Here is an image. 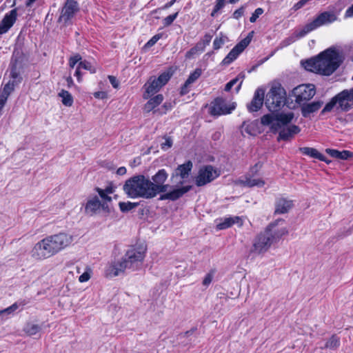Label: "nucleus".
<instances>
[{
	"instance_id": "nucleus-22",
	"label": "nucleus",
	"mask_w": 353,
	"mask_h": 353,
	"mask_svg": "<svg viewBox=\"0 0 353 353\" xmlns=\"http://www.w3.org/2000/svg\"><path fill=\"white\" fill-rule=\"evenodd\" d=\"M235 184L248 188L263 187L265 185V181L261 179L254 178V176H245V179H238L235 181Z\"/></svg>"
},
{
	"instance_id": "nucleus-17",
	"label": "nucleus",
	"mask_w": 353,
	"mask_h": 353,
	"mask_svg": "<svg viewBox=\"0 0 353 353\" xmlns=\"http://www.w3.org/2000/svg\"><path fill=\"white\" fill-rule=\"evenodd\" d=\"M100 209L105 212H110L109 205L107 202H101L97 196H95L88 200L85 207L87 214L93 215Z\"/></svg>"
},
{
	"instance_id": "nucleus-15",
	"label": "nucleus",
	"mask_w": 353,
	"mask_h": 353,
	"mask_svg": "<svg viewBox=\"0 0 353 353\" xmlns=\"http://www.w3.org/2000/svg\"><path fill=\"white\" fill-rule=\"evenodd\" d=\"M219 176L216 170L211 165L205 166L200 169L198 176L196 178V185L203 186L210 183Z\"/></svg>"
},
{
	"instance_id": "nucleus-40",
	"label": "nucleus",
	"mask_w": 353,
	"mask_h": 353,
	"mask_svg": "<svg viewBox=\"0 0 353 353\" xmlns=\"http://www.w3.org/2000/svg\"><path fill=\"white\" fill-rule=\"evenodd\" d=\"M78 65H79V68H81V69L88 70L92 74L96 72L95 68L90 62L85 60L81 61Z\"/></svg>"
},
{
	"instance_id": "nucleus-63",
	"label": "nucleus",
	"mask_w": 353,
	"mask_h": 353,
	"mask_svg": "<svg viewBox=\"0 0 353 353\" xmlns=\"http://www.w3.org/2000/svg\"><path fill=\"white\" fill-rule=\"evenodd\" d=\"M66 82L68 87H71L74 85V82L71 77H68L66 78Z\"/></svg>"
},
{
	"instance_id": "nucleus-54",
	"label": "nucleus",
	"mask_w": 353,
	"mask_h": 353,
	"mask_svg": "<svg viewBox=\"0 0 353 353\" xmlns=\"http://www.w3.org/2000/svg\"><path fill=\"white\" fill-rule=\"evenodd\" d=\"M108 79L110 83L114 88H117L119 87V81L115 77L110 75L108 76Z\"/></svg>"
},
{
	"instance_id": "nucleus-36",
	"label": "nucleus",
	"mask_w": 353,
	"mask_h": 353,
	"mask_svg": "<svg viewBox=\"0 0 353 353\" xmlns=\"http://www.w3.org/2000/svg\"><path fill=\"white\" fill-rule=\"evenodd\" d=\"M340 345V339L336 335H332L325 343L324 347L331 350L336 349Z\"/></svg>"
},
{
	"instance_id": "nucleus-64",
	"label": "nucleus",
	"mask_w": 353,
	"mask_h": 353,
	"mask_svg": "<svg viewBox=\"0 0 353 353\" xmlns=\"http://www.w3.org/2000/svg\"><path fill=\"white\" fill-rule=\"evenodd\" d=\"M233 85H232V83H230V81L225 85V90L226 92H228L231 90V88H232Z\"/></svg>"
},
{
	"instance_id": "nucleus-53",
	"label": "nucleus",
	"mask_w": 353,
	"mask_h": 353,
	"mask_svg": "<svg viewBox=\"0 0 353 353\" xmlns=\"http://www.w3.org/2000/svg\"><path fill=\"white\" fill-rule=\"evenodd\" d=\"M310 1V0H300L294 6L293 9L297 10L303 7Z\"/></svg>"
},
{
	"instance_id": "nucleus-24",
	"label": "nucleus",
	"mask_w": 353,
	"mask_h": 353,
	"mask_svg": "<svg viewBox=\"0 0 353 353\" xmlns=\"http://www.w3.org/2000/svg\"><path fill=\"white\" fill-rule=\"evenodd\" d=\"M292 201L284 198L278 199L275 204V214L287 213L292 208Z\"/></svg>"
},
{
	"instance_id": "nucleus-2",
	"label": "nucleus",
	"mask_w": 353,
	"mask_h": 353,
	"mask_svg": "<svg viewBox=\"0 0 353 353\" xmlns=\"http://www.w3.org/2000/svg\"><path fill=\"white\" fill-rule=\"evenodd\" d=\"M145 258V249L132 247L119 259L108 263L104 270L107 278H113L124 274L125 270L132 271L139 269Z\"/></svg>"
},
{
	"instance_id": "nucleus-27",
	"label": "nucleus",
	"mask_w": 353,
	"mask_h": 353,
	"mask_svg": "<svg viewBox=\"0 0 353 353\" xmlns=\"http://www.w3.org/2000/svg\"><path fill=\"white\" fill-rule=\"evenodd\" d=\"M299 150L305 155H307L310 157L317 159L320 161H325L329 163L330 161H327L326 157L321 154L316 149L309 147L300 148Z\"/></svg>"
},
{
	"instance_id": "nucleus-34",
	"label": "nucleus",
	"mask_w": 353,
	"mask_h": 353,
	"mask_svg": "<svg viewBox=\"0 0 353 353\" xmlns=\"http://www.w3.org/2000/svg\"><path fill=\"white\" fill-rule=\"evenodd\" d=\"M241 128L243 129L242 132L245 131L249 135H255L258 132L256 121L251 122L248 124H246L245 122H243Z\"/></svg>"
},
{
	"instance_id": "nucleus-59",
	"label": "nucleus",
	"mask_w": 353,
	"mask_h": 353,
	"mask_svg": "<svg viewBox=\"0 0 353 353\" xmlns=\"http://www.w3.org/2000/svg\"><path fill=\"white\" fill-rule=\"evenodd\" d=\"M117 173L119 175H123L126 173V168L125 167H120L117 170Z\"/></svg>"
},
{
	"instance_id": "nucleus-51",
	"label": "nucleus",
	"mask_w": 353,
	"mask_h": 353,
	"mask_svg": "<svg viewBox=\"0 0 353 353\" xmlns=\"http://www.w3.org/2000/svg\"><path fill=\"white\" fill-rule=\"evenodd\" d=\"M245 8V7L243 6L235 10L233 13V17L236 19H239L240 17H241L244 14Z\"/></svg>"
},
{
	"instance_id": "nucleus-12",
	"label": "nucleus",
	"mask_w": 353,
	"mask_h": 353,
	"mask_svg": "<svg viewBox=\"0 0 353 353\" xmlns=\"http://www.w3.org/2000/svg\"><path fill=\"white\" fill-rule=\"evenodd\" d=\"M47 237L56 254L68 247L73 241L72 236L65 232H60Z\"/></svg>"
},
{
	"instance_id": "nucleus-43",
	"label": "nucleus",
	"mask_w": 353,
	"mask_h": 353,
	"mask_svg": "<svg viewBox=\"0 0 353 353\" xmlns=\"http://www.w3.org/2000/svg\"><path fill=\"white\" fill-rule=\"evenodd\" d=\"M178 12H176L173 14H170L168 17H166L163 20V23L164 26H170L172 22L175 20V19L177 17Z\"/></svg>"
},
{
	"instance_id": "nucleus-42",
	"label": "nucleus",
	"mask_w": 353,
	"mask_h": 353,
	"mask_svg": "<svg viewBox=\"0 0 353 353\" xmlns=\"http://www.w3.org/2000/svg\"><path fill=\"white\" fill-rule=\"evenodd\" d=\"M18 308L17 303H14L11 306L0 311V316L3 314H11L12 312H14Z\"/></svg>"
},
{
	"instance_id": "nucleus-48",
	"label": "nucleus",
	"mask_w": 353,
	"mask_h": 353,
	"mask_svg": "<svg viewBox=\"0 0 353 353\" xmlns=\"http://www.w3.org/2000/svg\"><path fill=\"white\" fill-rule=\"evenodd\" d=\"M81 61V57L79 54L71 57L69 60V65L70 68H74L77 63Z\"/></svg>"
},
{
	"instance_id": "nucleus-25",
	"label": "nucleus",
	"mask_w": 353,
	"mask_h": 353,
	"mask_svg": "<svg viewBox=\"0 0 353 353\" xmlns=\"http://www.w3.org/2000/svg\"><path fill=\"white\" fill-rule=\"evenodd\" d=\"M201 73V69L196 68L192 73L190 74L188 79L185 81L184 85L181 89V95L186 94L189 92L190 86L200 77Z\"/></svg>"
},
{
	"instance_id": "nucleus-52",
	"label": "nucleus",
	"mask_w": 353,
	"mask_h": 353,
	"mask_svg": "<svg viewBox=\"0 0 353 353\" xmlns=\"http://www.w3.org/2000/svg\"><path fill=\"white\" fill-rule=\"evenodd\" d=\"M212 279H213V273L210 272V273L207 274L203 281V284L205 286L209 285L211 283Z\"/></svg>"
},
{
	"instance_id": "nucleus-18",
	"label": "nucleus",
	"mask_w": 353,
	"mask_h": 353,
	"mask_svg": "<svg viewBox=\"0 0 353 353\" xmlns=\"http://www.w3.org/2000/svg\"><path fill=\"white\" fill-rule=\"evenodd\" d=\"M250 37L245 38L241 40L225 57V59L223 60V63L227 65L232 63L234 59H236L239 54L244 50V49L250 44Z\"/></svg>"
},
{
	"instance_id": "nucleus-10",
	"label": "nucleus",
	"mask_w": 353,
	"mask_h": 353,
	"mask_svg": "<svg viewBox=\"0 0 353 353\" xmlns=\"http://www.w3.org/2000/svg\"><path fill=\"white\" fill-rule=\"evenodd\" d=\"M316 94L315 85L313 84L299 85L292 90L295 102L301 105L312 99Z\"/></svg>"
},
{
	"instance_id": "nucleus-16",
	"label": "nucleus",
	"mask_w": 353,
	"mask_h": 353,
	"mask_svg": "<svg viewBox=\"0 0 353 353\" xmlns=\"http://www.w3.org/2000/svg\"><path fill=\"white\" fill-rule=\"evenodd\" d=\"M79 11V5L75 0H67L59 18V22L66 24Z\"/></svg>"
},
{
	"instance_id": "nucleus-8",
	"label": "nucleus",
	"mask_w": 353,
	"mask_h": 353,
	"mask_svg": "<svg viewBox=\"0 0 353 353\" xmlns=\"http://www.w3.org/2000/svg\"><path fill=\"white\" fill-rule=\"evenodd\" d=\"M171 76L172 74L170 72H164L158 78L151 77L144 85L145 91L143 94V98L149 99L151 96L159 92L168 83Z\"/></svg>"
},
{
	"instance_id": "nucleus-60",
	"label": "nucleus",
	"mask_w": 353,
	"mask_h": 353,
	"mask_svg": "<svg viewBox=\"0 0 353 353\" xmlns=\"http://www.w3.org/2000/svg\"><path fill=\"white\" fill-rule=\"evenodd\" d=\"M240 77H241V79H243L244 75L243 74V75H241V74H239L237 77H236V78H234V79L231 80V81H230V83H232V85H233V86H234V85L237 83V81H239V78H240Z\"/></svg>"
},
{
	"instance_id": "nucleus-62",
	"label": "nucleus",
	"mask_w": 353,
	"mask_h": 353,
	"mask_svg": "<svg viewBox=\"0 0 353 353\" xmlns=\"http://www.w3.org/2000/svg\"><path fill=\"white\" fill-rule=\"evenodd\" d=\"M295 41V39L294 38H289L285 41H283V45L285 46H287L288 45H290L291 43L294 42Z\"/></svg>"
},
{
	"instance_id": "nucleus-4",
	"label": "nucleus",
	"mask_w": 353,
	"mask_h": 353,
	"mask_svg": "<svg viewBox=\"0 0 353 353\" xmlns=\"http://www.w3.org/2000/svg\"><path fill=\"white\" fill-rule=\"evenodd\" d=\"M150 180L144 175L139 174L128 179L123 185L125 194L131 199L143 198L145 199L154 198L152 188L150 186Z\"/></svg>"
},
{
	"instance_id": "nucleus-30",
	"label": "nucleus",
	"mask_w": 353,
	"mask_h": 353,
	"mask_svg": "<svg viewBox=\"0 0 353 353\" xmlns=\"http://www.w3.org/2000/svg\"><path fill=\"white\" fill-rule=\"evenodd\" d=\"M238 223L239 225H242L241 220L239 216L227 217L223 221L216 225L218 230H224L231 227L232 225Z\"/></svg>"
},
{
	"instance_id": "nucleus-33",
	"label": "nucleus",
	"mask_w": 353,
	"mask_h": 353,
	"mask_svg": "<svg viewBox=\"0 0 353 353\" xmlns=\"http://www.w3.org/2000/svg\"><path fill=\"white\" fill-rule=\"evenodd\" d=\"M163 96L162 94H157L153 98H151L145 105L144 109L146 112L152 111L154 108L158 106L162 103Z\"/></svg>"
},
{
	"instance_id": "nucleus-6",
	"label": "nucleus",
	"mask_w": 353,
	"mask_h": 353,
	"mask_svg": "<svg viewBox=\"0 0 353 353\" xmlns=\"http://www.w3.org/2000/svg\"><path fill=\"white\" fill-rule=\"evenodd\" d=\"M285 99V89L279 83H274L266 95L265 104L270 111L274 112L284 105Z\"/></svg>"
},
{
	"instance_id": "nucleus-23",
	"label": "nucleus",
	"mask_w": 353,
	"mask_h": 353,
	"mask_svg": "<svg viewBox=\"0 0 353 353\" xmlns=\"http://www.w3.org/2000/svg\"><path fill=\"white\" fill-rule=\"evenodd\" d=\"M191 186H184L182 188H179L177 189H175L171 192H169L168 193H165L160 196L161 200H172L175 201L178 199L179 198L181 197L184 194L188 192L190 189Z\"/></svg>"
},
{
	"instance_id": "nucleus-55",
	"label": "nucleus",
	"mask_w": 353,
	"mask_h": 353,
	"mask_svg": "<svg viewBox=\"0 0 353 353\" xmlns=\"http://www.w3.org/2000/svg\"><path fill=\"white\" fill-rule=\"evenodd\" d=\"M81 68H79V65H78V66L76 69L74 75L77 77L79 82H81L82 80V78H81L82 74H81Z\"/></svg>"
},
{
	"instance_id": "nucleus-61",
	"label": "nucleus",
	"mask_w": 353,
	"mask_h": 353,
	"mask_svg": "<svg viewBox=\"0 0 353 353\" xmlns=\"http://www.w3.org/2000/svg\"><path fill=\"white\" fill-rule=\"evenodd\" d=\"M94 96L96 97V98H104L105 96V92H97L94 94Z\"/></svg>"
},
{
	"instance_id": "nucleus-11",
	"label": "nucleus",
	"mask_w": 353,
	"mask_h": 353,
	"mask_svg": "<svg viewBox=\"0 0 353 353\" xmlns=\"http://www.w3.org/2000/svg\"><path fill=\"white\" fill-rule=\"evenodd\" d=\"M271 228L267 229L261 233L254 240L253 247L251 250L252 252L261 254L266 252L271 245L274 243L273 238L271 236Z\"/></svg>"
},
{
	"instance_id": "nucleus-14",
	"label": "nucleus",
	"mask_w": 353,
	"mask_h": 353,
	"mask_svg": "<svg viewBox=\"0 0 353 353\" xmlns=\"http://www.w3.org/2000/svg\"><path fill=\"white\" fill-rule=\"evenodd\" d=\"M235 108V103L228 105L225 101L220 97L214 99L211 103L210 113L214 116L230 114Z\"/></svg>"
},
{
	"instance_id": "nucleus-57",
	"label": "nucleus",
	"mask_w": 353,
	"mask_h": 353,
	"mask_svg": "<svg viewBox=\"0 0 353 353\" xmlns=\"http://www.w3.org/2000/svg\"><path fill=\"white\" fill-rule=\"evenodd\" d=\"M212 39V36L209 34H206L204 36L203 42L205 45H208Z\"/></svg>"
},
{
	"instance_id": "nucleus-45",
	"label": "nucleus",
	"mask_w": 353,
	"mask_h": 353,
	"mask_svg": "<svg viewBox=\"0 0 353 353\" xmlns=\"http://www.w3.org/2000/svg\"><path fill=\"white\" fill-rule=\"evenodd\" d=\"M225 39L221 37H216L213 42V48L214 50H219L224 43Z\"/></svg>"
},
{
	"instance_id": "nucleus-26",
	"label": "nucleus",
	"mask_w": 353,
	"mask_h": 353,
	"mask_svg": "<svg viewBox=\"0 0 353 353\" xmlns=\"http://www.w3.org/2000/svg\"><path fill=\"white\" fill-rule=\"evenodd\" d=\"M283 220H278L271 224L268 228H271L270 230L271 236L273 238V241L276 242L280 238H281L283 235L288 234V231L285 228H276V226L278 225L279 222H282Z\"/></svg>"
},
{
	"instance_id": "nucleus-39",
	"label": "nucleus",
	"mask_w": 353,
	"mask_h": 353,
	"mask_svg": "<svg viewBox=\"0 0 353 353\" xmlns=\"http://www.w3.org/2000/svg\"><path fill=\"white\" fill-rule=\"evenodd\" d=\"M160 145L162 150H167L172 147V140L168 137H162L160 141Z\"/></svg>"
},
{
	"instance_id": "nucleus-3",
	"label": "nucleus",
	"mask_w": 353,
	"mask_h": 353,
	"mask_svg": "<svg viewBox=\"0 0 353 353\" xmlns=\"http://www.w3.org/2000/svg\"><path fill=\"white\" fill-rule=\"evenodd\" d=\"M293 112L268 114L263 116L261 123L270 127L271 132H279L278 141H288L300 132L301 128L296 125H288L294 119Z\"/></svg>"
},
{
	"instance_id": "nucleus-20",
	"label": "nucleus",
	"mask_w": 353,
	"mask_h": 353,
	"mask_svg": "<svg viewBox=\"0 0 353 353\" xmlns=\"http://www.w3.org/2000/svg\"><path fill=\"white\" fill-rule=\"evenodd\" d=\"M265 90L263 88H258L254 94V97L248 104L247 107L250 112L258 111L263 105L264 101Z\"/></svg>"
},
{
	"instance_id": "nucleus-29",
	"label": "nucleus",
	"mask_w": 353,
	"mask_h": 353,
	"mask_svg": "<svg viewBox=\"0 0 353 353\" xmlns=\"http://www.w3.org/2000/svg\"><path fill=\"white\" fill-rule=\"evenodd\" d=\"M325 152L331 157L339 159L347 160L353 157V152L349 150L339 151L328 148Z\"/></svg>"
},
{
	"instance_id": "nucleus-44",
	"label": "nucleus",
	"mask_w": 353,
	"mask_h": 353,
	"mask_svg": "<svg viewBox=\"0 0 353 353\" xmlns=\"http://www.w3.org/2000/svg\"><path fill=\"white\" fill-rule=\"evenodd\" d=\"M97 192H98L99 196H101V198L102 199L101 202H107L108 204V203L111 202L112 198L110 196H109L108 195V193H106L103 190L97 188Z\"/></svg>"
},
{
	"instance_id": "nucleus-9",
	"label": "nucleus",
	"mask_w": 353,
	"mask_h": 353,
	"mask_svg": "<svg viewBox=\"0 0 353 353\" xmlns=\"http://www.w3.org/2000/svg\"><path fill=\"white\" fill-rule=\"evenodd\" d=\"M55 254H57L47 236L37 242L30 252L31 257L37 261L45 260Z\"/></svg>"
},
{
	"instance_id": "nucleus-31",
	"label": "nucleus",
	"mask_w": 353,
	"mask_h": 353,
	"mask_svg": "<svg viewBox=\"0 0 353 353\" xmlns=\"http://www.w3.org/2000/svg\"><path fill=\"white\" fill-rule=\"evenodd\" d=\"M192 168V163L190 161L180 165L175 170V175L180 176L182 179H185L189 176Z\"/></svg>"
},
{
	"instance_id": "nucleus-38",
	"label": "nucleus",
	"mask_w": 353,
	"mask_h": 353,
	"mask_svg": "<svg viewBox=\"0 0 353 353\" xmlns=\"http://www.w3.org/2000/svg\"><path fill=\"white\" fill-rule=\"evenodd\" d=\"M41 330L40 326L33 323H28L24 328V331L28 335H34L39 332Z\"/></svg>"
},
{
	"instance_id": "nucleus-58",
	"label": "nucleus",
	"mask_w": 353,
	"mask_h": 353,
	"mask_svg": "<svg viewBox=\"0 0 353 353\" xmlns=\"http://www.w3.org/2000/svg\"><path fill=\"white\" fill-rule=\"evenodd\" d=\"M353 17V8L350 6L345 12V17Z\"/></svg>"
},
{
	"instance_id": "nucleus-46",
	"label": "nucleus",
	"mask_w": 353,
	"mask_h": 353,
	"mask_svg": "<svg viewBox=\"0 0 353 353\" xmlns=\"http://www.w3.org/2000/svg\"><path fill=\"white\" fill-rule=\"evenodd\" d=\"M263 13V10L261 8H258L255 10L254 13L252 14V16L250 18V21L251 23H254L256 19L259 18L260 15H261Z\"/></svg>"
},
{
	"instance_id": "nucleus-19",
	"label": "nucleus",
	"mask_w": 353,
	"mask_h": 353,
	"mask_svg": "<svg viewBox=\"0 0 353 353\" xmlns=\"http://www.w3.org/2000/svg\"><path fill=\"white\" fill-rule=\"evenodd\" d=\"M17 17V9H13L7 13L0 23V34H4L13 26Z\"/></svg>"
},
{
	"instance_id": "nucleus-35",
	"label": "nucleus",
	"mask_w": 353,
	"mask_h": 353,
	"mask_svg": "<svg viewBox=\"0 0 353 353\" xmlns=\"http://www.w3.org/2000/svg\"><path fill=\"white\" fill-rule=\"evenodd\" d=\"M59 96L62 99V103L65 106H71L73 103V98L69 92L62 90L59 93Z\"/></svg>"
},
{
	"instance_id": "nucleus-7",
	"label": "nucleus",
	"mask_w": 353,
	"mask_h": 353,
	"mask_svg": "<svg viewBox=\"0 0 353 353\" xmlns=\"http://www.w3.org/2000/svg\"><path fill=\"white\" fill-rule=\"evenodd\" d=\"M337 19L336 14L332 12H323L319 14L312 22L306 24L302 30L296 33V38H301L310 32L317 28L331 23Z\"/></svg>"
},
{
	"instance_id": "nucleus-37",
	"label": "nucleus",
	"mask_w": 353,
	"mask_h": 353,
	"mask_svg": "<svg viewBox=\"0 0 353 353\" xmlns=\"http://www.w3.org/2000/svg\"><path fill=\"white\" fill-rule=\"evenodd\" d=\"M138 205H139L138 203H132L130 201L119 203V206L120 210L122 212H128L130 211L131 210L137 207Z\"/></svg>"
},
{
	"instance_id": "nucleus-28",
	"label": "nucleus",
	"mask_w": 353,
	"mask_h": 353,
	"mask_svg": "<svg viewBox=\"0 0 353 353\" xmlns=\"http://www.w3.org/2000/svg\"><path fill=\"white\" fill-rule=\"evenodd\" d=\"M19 80H10L3 87V90L0 93V99H4L7 101V99L10 94L14 91V88L19 85Z\"/></svg>"
},
{
	"instance_id": "nucleus-41",
	"label": "nucleus",
	"mask_w": 353,
	"mask_h": 353,
	"mask_svg": "<svg viewBox=\"0 0 353 353\" xmlns=\"http://www.w3.org/2000/svg\"><path fill=\"white\" fill-rule=\"evenodd\" d=\"M262 168V163L261 162L256 163L254 166L251 167L249 172L245 176H255L258 174L259 170Z\"/></svg>"
},
{
	"instance_id": "nucleus-47",
	"label": "nucleus",
	"mask_w": 353,
	"mask_h": 353,
	"mask_svg": "<svg viewBox=\"0 0 353 353\" xmlns=\"http://www.w3.org/2000/svg\"><path fill=\"white\" fill-rule=\"evenodd\" d=\"M90 273L91 270L88 268L87 270L79 277V282L83 283L88 281L90 279Z\"/></svg>"
},
{
	"instance_id": "nucleus-21",
	"label": "nucleus",
	"mask_w": 353,
	"mask_h": 353,
	"mask_svg": "<svg viewBox=\"0 0 353 353\" xmlns=\"http://www.w3.org/2000/svg\"><path fill=\"white\" fill-rule=\"evenodd\" d=\"M323 102L321 101H313L311 103L306 102L299 105L301 106V111L303 117H308L311 114L316 112L322 106Z\"/></svg>"
},
{
	"instance_id": "nucleus-13",
	"label": "nucleus",
	"mask_w": 353,
	"mask_h": 353,
	"mask_svg": "<svg viewBox=\"0 0 353 353\" xmlns=\"http://www.w3.org/2000/svg\"><path fill=\"white\" fill-rule=\"evenodd\" d=\"M168 173L164 169L159 170L156 174L152 177V181H150V188H152V193L155 197L158 194L165 192L168 190L169 185H164V182L168 178Z\"/></svg>"
},
{
	"instance_id": "nucleus-5",
	"label": "nucleus",
	"mask_w": 353,
	"mask_h": 353,
	"mask_svg": "<svg viewBox=\"0 0 353 353\" xmlns=\"http://www.w3.org/2000/svg\"><path fill=\"white\" fill-rule=\"evenodd\" d=\"M334 107H336L337 109H340L343 111H348L353 107V88L349 90H343L335 97H334L331 101L327 103L321 113L330 112Z\"/></svg>"
},
{
	"instance_id": "nucleus-32",
	"label": "nucleus",
	"mask_w": 353,
	"mask_h": 353,
	"mask_svg": "<svg viewBox=\"0 0 353 353\" xmlns=\"http://www.w3.org/2000/svg\"><path fill=\"white\" fill-rule=\"evenodd\" d=\"M10 68V77L12 78V80H19L20 83L21 81V77H20L21 65L18 63L17 58H12Z\"/></svg>"
},
{
	"instance_id": "nucleus-50",
	"label": "nucleus",
	"mask_w": 353,
	"mask_h": 353,
	"mask_svg": "<svg viewBox=\"0 0 353 353\" xmlns=\"http://www.w3.org/2000/svg\"><path fill=\"white\" fill-rule=\"evenodd\" d=\"M161 38V35L160 34H156L154 36H153L147 43L145 45V47L146 48H150L152 46H153L158 41L159 39Z\"/></svg>"
},
{
	"instance_id": "nucleus-56",
	"label": "nucleus",
	"mask_w": 353,
	"mask_h": 353,
	"mask_svg": "<svg viewBox=\"0 0 353 353\" xmlns=\"http://www.w3.org/2000/svg\"><path fill=\"white\" fill-rule=\"evenodd\" d=\"M197 52V49L196 48H191L188 52L186 53V57L190 58L192 54H194Z\"/></svg>"
},
{
	"instance_id": "nucleus-1",
	"label": "nucleus",
	"mask_w": 353,
	"mask_h": 353,
	"mask_svg": "<svg viewBox=\"0 0 353 353\" xmlns=\"http://www.w3.org/2000/svg\"><path fill=\"white\" fill-rule=\"evenodd\" d=\"M344 56L342 50L330 47L317 56L302 62L305 70L324 76L332 74L342 64Z\"/></svg>"
},
{
	"instance_id": "nucleus-49",
	"label": "nucleus",
	"mask_w": 353,
	"mask_h": 353,
	"mask_svg": "<svg viewBox=\"0 0 353 353\" xmlns=\"http://www.w3.org/2000/svg\"><path fill=\"white\" fill-rule=\"evenodd\" d=\"M225 0H216V5L214 8V10L212 12V16H214L216 12L220 10L225 5Z\"/></svg>"
}]
</instances>
